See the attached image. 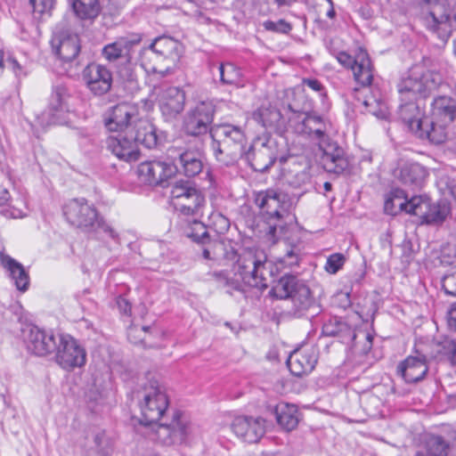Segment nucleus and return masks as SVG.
Wrapping results in <instances>:
<instances>
[{
  "instance_id": "obj_64",
  "label": "nucleus",
  "mask_w": 456,
  "mask_h": 456,
  "mask_svg": "<svg viewBox=\"0 0 456 456\" xmlns=\"http://www.w3.org/2000/svg\"><path fill=\"white\" fill-rule=\"evenodd\" d=\"M449 322L456 330V303H453L448 312Z\"/></svg>"
},
{
  "instance_id": "obj_60",
  "label": "nucleus",
  "mask_w": 456,
  "mask_h": 456,
  "mask_svg": "<svg viewBox=\"0 0 456 456\" xmlns=\"http://www.w3.org/2000/svg\"><path fill=\"white\" fill-rule=\"evenodd\" d=\"M0 213L6 217L12 218H21L26 216V214L23 213L22 210L13 207L2 209Z\"/></svg>"
},
{
  "instance_id": "obj_47",
  "label": "nucleus",
  "mask_w": 456,
  "mask_h": 456,
  "mask_svg": "<svg viewBox=\"0 0 456 456\" xmlns=\"http://www.w3.org/2000/svg\"><path fill=\"white\" fill-rule=\"evenodd\" d=\"M185 232L189 238L198 243L206 245L210 241L207 227L200 221L194 220L191 225L187 228Z\"/></svg>"
},
{
  "instance_id": "obj_43",
  "label": "nucleus",
  "mask_w": 456,
  "mask_h": 456,
  "mask_svg": "<svg viewBox=\"0 0 456 456\" xmlns=\"http://www.w3.org/2000/svg\"><path fill=\"white\" fill-rule=\"evenodd\" d=\"M219 80L224 85L237 86L240 83L241 72L232 63H221L216 66Z\"/></svg>"
},
{
  "instance_id": "obj_9",
  "label": "nucleus",
  "mask_w": 456,
  "mask_h": 456,
  "mask_svg": "<svg viewBox=\"0 0 456 456\" xmlns=\"http://www.w3.org/2000/svg\"><path fill=\"white\" fill-rule=\"evenodd\" d=\"M289 126L297 134L304 135L322 146L328 139L330 124L321 116L293 111L289 118Z\"/></svg>"
},
{
  "instance_id": "obj_48",
  "label": "nucleus",
  "mask_w": 456,
  "mask_h": 456,
  "mask_svg": "<svg viewBox=\"0 0 456 456\" xmlns=\"http://www.w3.org/2000/svg\"><path fill=\"white\" fill-rule=\"evenodd\" d=\"M412 197L409 200H403L394 197H389L385 201V211L390 215H395L399 210H403L408 214L412 215L411 210Z\"/></svg>"
},
{
  "instance_id": "obj_51",
  "label": "nucleus",
  "mask_w": 456,
  "mask_h": 456,
  "mask_svg": "<svg viewBox=\"0 0 456 456\" xmlns=\"http://www.w3.org/2000/svg\"><path fill=\"white\" fill-rule=\"evenodd\" d=\"M322 332L328 337H343L341 334L345 332H347L349 336L353 335V337H354L352 330L346 325V323L337 321L334 323L330 322L325 324L323 326Z\"/></svg>"
},
{
  "instance_id": "obj_16",
  "label": "nucleus",
  "mask_w": 456,
  "mask_h": 456,
  "mask_svg": "<svg viewBox=\"0 0 456 456\" xmlns=\"http://www.w3.org/2000/svg\"><path fill=\"white\" fill-rule=\"evenodd\" d=\"M232 432L247 443H257L265 434V420L262 417L240 415L232 423Z\"/></svg>"
},
{
  "instance_id": "obj_18",
  "label": "nucleus",
  "mask_w": 456,
  "mask_h": 456,
  "mask_svg": "<svg viewBox=\"0 0 456 456\" xmlns=\"http://www.w3.org/2000/svg\"><path fill=\"white\" fill-rule=\"evenodd\" d=\"M24 336L27 349L36 355L45 356L56 350L58 335L56 336L53 332L32 326L25 331Z\"/></svg>"
},
{
  "instance_id": "obj_44",
  "label": "nucleus",
  "mask_w": 456,
  "mask_h": 456,
  "mask_svg": "<svg viewBox=\"0 0 456 456\" xmlns=\"http://www.w3.org/2000/svg\"><path fill=\"white\" fill-rule=\"evenodd\" d=\"M366 111L370 114L377 117L379 119H385L387 118V104L380 99L375 96L366 97L362 102Z\"/></svg>"
},
{
  "instance_id": "obj_63",
  "label": "nucleus",
  "mask_w": 456,
  "mask_h": 456,
  "mask_svg": "<svg viewBox=\"0 0 456 456\" xmlns=\"http://www.w3.org/2000/svg\"><path fill=\"white\" fill-rule=\"evenodd\" d=\"M11 199L9 191L0 185V206L5 205Z\"/></svg>"
},
{
  "instance_id": "obj_15",
  "label": "nucleus",
  "mask_w": 456,
  "mask_h": 456,
  "mask_svg": "<svg viewBox=\"0 0 456 456\" xmlns=\"http://www.w3.org/2000/svg\"><path fill=\"white\" fill-rule=\"evenodd\" d=\"M153 425L155 426L156 439L163 444L182 441L188 434L189 422L184 415L178 411L173 413L171 421H157Z\"/></svg>"
},
{
  "instance_id": "obj_36",
  "label": "nucleus",
  "mask_w": 456,
  "mask_h": 456,
  "mask_svg": "<svg viewBox=\"0 0 456 456\" xmlns=\"http://www.w3.org/2000/svg\"><path fill=\"white\" fill-rule=\"evenodd\" d=\"M279 426L286 431L295 429L298 425V410L295 404L281 402L273 411Z\"/></svg>"
},
{
  "instance_id": "obj_14",
  "label": "nucleus",
  "mask_w": 456,
  "mask_h": 456,
  "mask_svg": "<svg viewBox=\"0 0 456 456\" xmlns=\"http://www.w3.org/2000/svg\"><path fill=\"white\" fill-rule=\"evenodd\" d=\"M139 120V110L135 104L120 102L112 107L105 119V126L111 132H126L134 134Z\"/></svg>"
},
{
  "instance_id": "obj_59",
  "label": "nucleus",
  "mask_w": 456,
  "mask_h": 456,
  "mask_svg": "<svg viewBox=\"0 0 456 456\" xmlns=\"http://www.w3.org/2000/svg\"><path fill=\"white\" fill-rule=\"evenodd\" d=\"M280 262L287 266L297 265H298V256L293 249H289L280 258Z\"/></svg>"
},
{
  "instance_id": "obj_56",
  "label": "nucleus",
  "mask_w": 456,
  "mask_h": 456,
  "mask_svg": "<svg viewBox=\"0 0 456 456\" xmlns=\"http://www.w3.org/2000/svg\"><path fill=\"white\" fill-rule=\"evenodd\" d=\"M438 186L444 194L452 196L456 200V182L449 177H441Z\"/></svg>"
},
{
  "instance_id": "obj_13",
  "label": "nucleus",
  "mask_w": 456,
  "mask_h": 456,
  "mask_svg": "<svg viewBox=\"0 0 456 456\" xmlns=\"http://www.w3.org/2000/svg\"><path fill=\"white\" fill-rule=\"evenodd\" d=\"M411 204L412 215L419 216L427 224H440L451 213L450 204L446 201L431 202L425 196H413Z\"/></svg>"
},
{
  "instance_id": "obj_28",
  "label": "nucleus",
  "mask_w": 456,
  "mask_h": 456,
  "mask_svg": "<svg viewBox=\"0 0 456 456\" xmlns=\"http://www.w3.org/2000/svg\"><path fill=\"white\" fill-rule=\"evenodd\" d=\"M252 118L263 127L277 133H281L286 128V121L281 111L271 105H262L253 112Z\"/></svg>"
},
{
  "instance_id": "obj_55",
  "label": "nucleus",
  "mask_w": 456,
  "mask_h": 456,
  "mask_svg": "<svg viewBox=\"0 0 456 456\" xmlns=\"http://www.w3.org/2000/svg\"><path fill=\"white\" fill-rule=\"evenodd\" d=\"M34 14L41 17L49 14L54 5V0H29Z\"/></svg>"
},
{
  "instance_id": "obj_21",
  "label": "nucleus",
  "mask_w": 456,
  "mask_h": 456,
  "mask_svg": "<svg viewBox=\"0 0 456 456\" xmlns=\"http://www.w3.org/2000/svg\"><path fill=\"white\" fill-rule=\"evenodd\" d=\"M168 152L173 159L171 165L175 167L176 172L194 177L202 171L201 154L198 151L170 148Z\"/></svg>"
},
{
  "instance_id": "obj_58",
  "label": "nucleus",
  "mask_w": 456,
  "mask_h": 456,
  "mask_svg": "<svg viewBox=\"0 0 456 456\" xmlns=\"http://www.w3.org/2000/svg\"><path fill=\"white\" fill-rule=\"evenodd\" d=\"M338 61L346 68L353 69V66L357 62V56L355 58L352 57L346 52H338L336 55Z\"/></svg>"
},
{
  "instance_id": "obj_11",
  "label": "nucleus",
  "mask_w": 456,
  "mask_h": 456,
  "mask_svg": "<svg viewBox=\"0 0 456 456\" xmlns=\"http://www.w3.org/2000/svg\"><path fill=\"white\" fill-rule=\"evenodd\" d=\"M55 361L64 370H74L86 364V352L85 348L71 336L58 334Z\"/></svg>"
},
{
  "instance_id": "obj_2",
  "label": "nucleus",
  "mask_w": 456,
  "mask_h": 456,
  "mask_svg": "<svg viewBox=\"0 0 456 456\" xmlns=\"http://www.w3.org/2000/svg\"><path fill=\"white\" fill-rule=\"evenodd\" d=\"M273 267L265 252L259 248L244 250L234 265L235 275L244 285L259 290L265 289L273 281Z\"/></svg>"
},
{
  "instance_id": "obj_12",
  "label": "nucleus",
  "mask_w": 456,
  "mask_h": 456,
  "mask_svg": "<svg viewBox=\"0 0 456 456\" xmlns=\"http://www.w3.org/2000/svg\"><path fill=\"white\" fill-rule=\"evenodd\" d=\"M183 53L182 44L170 37H159L156 38L147 48H144V61L150 69H154L149 63L151 59L164 60L167 65H170L171 71L176 66Z\"/></svg>"
},
{
  "instance_id": "obj_23",
  "label": "nucleus",
  "mask_w": 456,
  "mask_h": 456,
  "mask_svg": "<svg viewBox=\"0 0 456 456\" xmlns=\"http://www.w3.org/2000/svg\"><path fill=\"white\" fill-rule=\"evenodd\" d=\"M320 149L322 151L321 161L327 172L340 175L348 169L349 161L344 149L337 142H330L328 139Z\"/></svg>"
},
{
  "instance_id": "obj_38",
  "label": "nucleus",
  "mask_w": 456,
  "mask_h": 456,
  "mask_svg": "<svg viewBox=\"0 0 456 456\" xmlns=\"http://www.w3.org/2000/svg\"><path fill=\"white\" fill-rule=\"evenodd\" d=\"M432 117L444 123H452L456 118V102L447 96H439L432 102Z\"/></svg>"
},
{
  "instance_id": "obj_5",
  "label": "nucleus",
  "mask_w": 456,
  "mask_h": 456,
  "mask_svg": "<svg viewBox=\"0 0 456 456\" xmlns=\"http://www.w3.org/2000/svg\"><path fill=\"white\" fill-rule=\"evenodd\" d=\"M63 215L71 225L85 232L102 231L113 240L118 238L117 232L99 216L96 208L84 198L69 200L63 206Z\"/></svg>"
},
{
  "instance_id": "obj_29",
  "label": "nucleus",
  "mask_w": 456,
  "mask_h": 456,
  "mask_svg": "<svg viewBox=\"0 0 456 456\" xmlns=\"http://www.w3.org/2000/svg\"><path fill=\"white\" fill-rule=\"evenodd\" d=\"M428 370L425 357L409 356L397 367V372L407 383L423 379Z\"/></svg>"
},
{
  "instance_id": "obj_20",
  "label": "nucleus",
  "mask_w": 456,
  "mask_h": 456,
  "mask_svg": "<svg viewBox=\"0 0 456 456\" xmlns=\"http://www.w3.org/2000/svg\"><path fill=\"white\" fill-rule=\"evenodd\" d=\"M82 76L88 89L95 95H103L111 88L112 74L103 65L90 63L84 69Z\"/></svg>"
},
{
  "instance_id": "obj_62",
  "label": "nucleus",
  "mask_w": 456,
  "mask_h": 456,
  "mask_svg": "<svg viewBox=\"0 0 456 456\" xmlns=\"http://www.w3.org/2000/svg\"><path fill=\"white\" fill-rule=\"evenodd\" d=\"M6 63L17 77L20 76V74L22 73V68L15 59L8 58Z\"/></svg>"
},
{
  "instance_id": "obj_1",
  "label": "nucleus",
  "mask_w": 456,
  "mask_h": 456,
  "mask_svg": "<svg viewBox=\"0 0 456 456\" xmlns=\"http://www.w3.org/2000/svg\"><path fill=\"white\" fill-rule=\"evenodd\" d=\"M163 141V136L158 134L156 126L149 120H139L134 134L122 132L117 135H110L106 139V147L118 159L126 162H134L140 158L138 143L147 149L158 147Z\"/></svg>"
},
{
  "instance_id": "obj_42",
  "label": "nucleus",
  "mask_w": 456,
  "mask_h": 456,
  "mask_svg": "<svg viewBox=\"0 0 456 456\" xmlns=\"http://www.w3.org/2000/svg\"><path fill=\"white\" fill-rule=\"evenodd\" d=\"M76 15L80 19H94L100 12L98 0H69Z\"/></svg>"
},
{
  "instance_id": "obj_8",
  "label": "nucleus",
  "mask_w": 456,
  "mask_h": 456,
  "mask_svg": "<svg viewBox=\"0 0 456 456\" xmlns=\"http://www.w3.org/2000/svg\"><path fill=\"white\" fill-rule=\"evenodd\" d=\"M171 204L184 216H199L205 204L202 192L190 181H176L170 191Z\"/></svg>"
},
{
  "instance_id": "obj_54",
  "label": "nucleus",
  "mask_w": 456,
  "mask_h": 456,
  "mask_svg": "<svg viewBox=\"0 0 456 456\" xmlns=\"http://www.w3.org/2000/svg\"><path fill=\"white\" fill-rule=\"evenodd\" d=\"M441 285L447 296L456 297V270L444 273L441 279Z\"/></svg>"
},
{
  "instance_id": "obj_24",
  "label": "nucleus",
  "mask_w": 456,
  "mask_h": 456,
  "mask_svg": "<svg viewBox=\"0 0 456 456\" xmlns=\"http://www.w3.org/2000/svg\"><path fill=\"white\" fill-rule=\"evenodd\" d=\"M141 40V36L136 34L121 37L115 42L105 45L102 50V54L109 61H115L120 58L129 61L133 47L139 45Z\"/></svg>"
},
{
  "instance_id": "obj_53",
  "label": "nucleus",
  "mask_w": 456,
  "mask_h": 456,
  "mask_svg": "<svg viewBox=\"0 0 456 456\" xmlns=\"http://www.w3.org/2000/svg\"><path fill=\"white\" fill-rule=\"evenodd\" d=\"M346 257L341 253H334L330 255L326 261L324 269L330 274L337 273L344 265Z\"/></svg>"
},
{
  "instance_id": "obj_7",
  "label": "nucleus",
  "mask_w": 456,
  "mask_h": 456,
  "mask_svg": "<svg viewBox=\"0 0 456 456\" xmlns=\"http://www.w3.org/2000/svg\"><path fill=\"white\" fill-rule=\"evenodd\" d=\"M271 293L280 299H290L296 314L301 315L314 303L310 289L294 275H284Z\"/></svg>"
},
{
  "instance_id": "obj_61",
  "label": "nucleus",
  "mask_w": 456,
  "mask_h": 456,
  "mask_svg": "<svg viewBox=\"0 0 456 456\" xmlns=\"http://www.w3.org/2000/svg\"><path fill=\"white\" fill-rule=\"evenodd\" d=\"M116 304L120 313L124 314H129L131 313V305L125 297L121 296L118 297Z\"/></svg>"
},
{
  "instance_id": "obj_41",
  "label": "nucleus",
  "mask_w": 456,
  "mask_h": 456,
  "mask_svg": "<svg viewBox=\"0 0 456 456\" xmlns=\"http://www.w3.org/2000/svg\"><path fill=\"white\" fill-rule=\"evenodd\" d=\"M353 73L357 83L363 86H370L373 78L372 66L366 52L361 51L357 54V62L353 66Z\"/></svg>"
},
{
  "instance_id": "obj_30",
  "label": "nucleus",
  "mask_w": 456,
  "mask_h": 456,
  "mask_svg": "<svg viewBox=\"0 0 456 456\" xmlns=\"http://www.w3.org/2000/svg\"><path fill=\"white\" fill-rule=\"evenodd\" d=\"M416 101L417 100L401 101L402 103L398 110L399 118L415 134L417 132H419L424 118H426L421 110V106Z\"/></svg>"
},
{
  "instance_id": "obj_35",
  "label": "nucleus",
  "mask_w": 456,
  "mask_h": 456,
  "mask_svg": "<svg viewBox=\"0 0 456 456\" xmlns=\"http://www.w3.org/2000/svg\"><path fill=\"white\" fill-rule=\"evenodd\" d=\"M395 175L405 185L420 187L428 176V170L417 162H405L396 170Z\"/></svg>"
},
{
  "instance_id": "obj_40",
  "label": "nucleus",
  "mask_w": 456,
  "mask_h": 456,
  "mask_svg": "<svg viewBox=\"0 0 456 456\" xmlns=\"http://www.w3.org/2000/svg\"><path fill=\"white\" fill-rule=\"evenodd\" d=\"M112 447L104 431L97 432L83 449L81 456H110Z\"/></svg>"
},
{
  "instance_id": "obj_6",
  "label": "nucleus",
  "mask_w": 456,
  "mask_h": 456,
  "mask_svg": "<svg viewBox=\"0 0 456 456\" xmlns=\"http://www.w3.org/2000/svg\"><path fill=\"white\" fill-rule=\"evenodd\" d=\"M138 396L142 425L149 426L164 419V414L168 407V398L165 388L157 380H149L138 392Z\"/></svg>"
},
{
  "instance_id": "obj_27",
  "label": "nucleus",
  "mask_w": 456,
  "mask_h": 456,
  "mask_svg": "<svg viewBox=\"0 0 456 456\" xmlns=\"http://www.w3.org/2000/svg\"><path fill=\"white\" fill-rule=\"evenodd\" d=\"M420 5L423 20L429 29L436 30L439 25L449 21L450 15L437 0H421Z\"/></svg>"
},
{
  "instance_id": "obj_19",
  "label": "nucleus",
  "mask_w": 456,
  "mask_h": 456,
  "mask_svg": "<svg viewBox=\"0 0 456 456\" xmlns=\"http://www.w3.org/2000/svg\"><path fill=\"white\" fill-rule=\"evenodd\" d=\"M311 166L305 159L290 158L284 163L281 175L284 183L294 189H302L311 182Z\"/></svg>"
},
{
  "instance_id": "obj_50",
  "label": "nucleus",
  "mask_w": 456,
  "mask_h": 456,
  "mask_svg": "<svg viewBox=\"0 0 456 456\" xmlns=\"http://www.w3.org/2000/svg\"><path fill=\"white\" fill-rule=\"evenodd\" d=\"M210 123L205 122L202 119L196 118L188 115L185 121V129L189 134L197 136L206 134L208 131Z\"/></svg>"
},
{
  "instance_id": "obj_37",
  "label": "nucleus",
  "mask_w": 456,
  "mask_h": 456,
  "mask_svg": "<svg viewBox=\"0 0 456 456\" xmlns=\"http://www.w3.org/2000/svg\"><path fill=\"white\" fill-rule=\"evenodd\" d=\"M67 97V90L64 86H56L51 96L50 110L44 111L40 116H37L38 122L41 126H48L56 122L55 113H51L63 110L65 107V100Z\"/></svg>"
},
{
  "instance_id": "obj_26",
  "label": "nucleus",
  "mask_w": 456,
  "mask_h": 456,
  "mask_svg": "<svg viewBox=\"0 0 456 456\" xmlns=\"http://www.w3.org/2000/svg\"><path fill=\"white\" fill-rule=\"evenodd\" d=\"M185 94L179 87L167 88L159 98L160 110L167 118H175L184 108Z\"/></svg>"
},
{
  "instance_id": "obj_34",
  "label": "nucleus",
  "mask_w": 456,
  "mask_h": 456,
  "mask_svg": "<svg viewBox=\"0 0 456 456\" xmlns=\"http://www.w3.org/2000/svg\"><path fill=\"white\" fill-rule=\"evenodd\" d=\"M53 47L60 59L69 62L77 57L80 52V41L76 34H63L53 40Z\"/></svg>"
},
{
  "instance_id": "obj_45",
  "label": "nucleus",
  "mask_w": 456,
  "mask_h": 456,
  "mask_svg": "<svg viewBox=\"0 0 456 456\" xmlns=\"http://www.w3.org/2000/svg\"><path fill=\"white\" fill-rule=\"evenodd\" d=\"M144 49L142 50L140 53V63L142 68L147 72V73H153V74H159L160 77H164L169 74L172 73L170 65H167L164 61V60H160L158 58H152L151 61H149V63L151 67L154 68V69H150L146 66V62L144 61Z\"/></svg>"
},
{
  "instance_id": "obj_25",
  "label": "nucleus",
  "mask_w": 456,
  "mask_h": 456,
  "mask_svg": "<svg viewBox=\"0 0 456 456\" xmlns=\"http://www.w3.org/2000/svg\"><path fill=\"white\" fill-rule=\"evenodd\" d=\"M247 158L251 161V167L258 172L269 169L276 160V154L269 142H256L247 153Z\"/></svg>"
},
{
  "instance_id": "obj_4",
  "label": "nucleus",
  "mask_w": 456,
  "mask_h": 456,
  "mask_svg": "<svg viewBox=\"0 0 456 456\" xmlns=\"http://www.w3.org/2000/svg\"><path fill=\"white\" fill-rule=\"evenodd\" d=\"M441 82L440 74L428 69L424 63H417L410 68L397 84L400 100L425 99Z\"/></svg>"
},
{
  "instance_id": "obj_39",
  "label": "nucleus",
  "mask_w": 456,
  "mask_h": 456,
  "mask_svg": "<svg viewBox=\"0 0 456 456\" xmlns=\"http://www.w3.org/2000/svg\"><path fill=\"white\" fill-rule=\"evenodd\" d=\"M209 275L216 281V286L224 289L227 294L232 296L234 292L244 293L245 285L240 278L235 275L234 269L232 276L224 271L213 272Z\"/></svg>"
},
{
  "instance_id": "obj_46",
  "label": "nucleus",
  "mask_w": 456,
  "mask_h": 456,
  "mask_svg": "<svg viewBox=\"0 0 456 456\" xmlns=\"http://www.w3.org/2000/svg\"><path fill=\"white\" fill-rule=\"evenodd\" d=\"M214 113V104L208 101H202L198 102L196 106L191 110L188 115L211 124L213 121Z\"/></svg>"
},
{
  "instance_id": "obj_10",
  "label": "nucleus",
  "mask_w": 456,
  "mask_h": 456,
  "mask_svg": "<svg viewBox=\"0 0 456 456\" xmlns=\"http://www.w3.org/2000/svg\"><path fill=\"white\" fill-rule=\"evenodd\" d=\"M255 204L268 222L281 220L292 207L293 199L286 192L274 189L258 191L255 194Z\"/></svg>"
},
{
  "instance_id": "obj_17",
  "label": "nucleus",
  "mask_w": 456,
  "mask_h": 456,
  "mask_svg": "<svg viewBox=\"0 0 456 456\" xmlns=\"http://www.w3.org/2000/svg\"><path fill=\"white\" fill-rule=\"evenodd\" d=\"M175 173L174 165L159 159L143 161L137 167L139 179L149 185H159Z\"/></svg>"
},
{
  "instance_id": "obj_57",
  "label": "nucleus",
  "mask_w": 456,
  "mask_h": 456,
  "mask_svg": "<svg viewBox=\"0 0 456 456\" xmlns=\"http://www.w3.org/2000/svg\"><path fill=\"white\" fill-rule=\"evenodd\" d=\"M302 85L314 92L319 93L322 96L325 95L322 84L316 78H304L302 80Z\"/></svg>"
},
{
  "instance_id": "obj_22",
  "label": "nucleus",
  "mask_w": 456,
  "mask_h": 456,
  "mask_svg": "<svg viewBox=\"0 0 456 456\" xmlns=\"http://www.w3.org/2000/svg\"><path fill=\"white\" fill-rule=\"evenodd\" d=\"M318 362V350L315 346H305L293 351L288 358L287 365L297 377L310 373Z\"/></svg>"
},
{
  "instance_id": "obj_33",
  "label": "nucleus",
  "mask_w": 456,
  "mask_h": 456,
  "mask_svg": "<svg viewBox=\"0 0 456 456\" xmlns=\"http://www.w3.org/2000/svg\"><path fill=\"white\" fill-rule=\"evenodd\" d=\"M0 262L9 273L18 290L25 292L29 286V276L24 266L14 258L0 251Z\"/></svg>"
},
{
  "instance_id": "obj_52",
  "label": "nucleus",
  "mask_w": 456,
  "mask_h": 456,
  "mask_svg": "<svg viewBox=\"0 0 456 456\" xmlns=\"http://www.w3.org/2000/svg\"><path fill=\"white\" fill-rule=\"evenodd\" d=\"M263 27L267 31L280 34H289L292 29V25L283 19L277 21L265 20L263 22Z\"/></svg>"
},
{
  "instance_id": "obj_31",
  "label": "nucleus",
  "mask_w": 456,
  "mask_h": 456,
  "mask_svg": "<svg viewBox=\"0 0 456 456\" xmlns=\"http://www.w3.org/2000/svg\"><path fill=\"white\" fill-rule=\"evenodd\" d=\"M450 443L439 435H426L416 451L414 456H448Z\"/></svg>"
},
{
  "instance_id": "obj_49",
  "label": "nucleus",
  "mask_w": 456,
  "mask_h": 456,
  "mask_svg": "<svg viewBox=\"0 0 456 456\" xmlns=\"http://www.w3.org/2000/svg\"><path fill=\"white\" fill-rule=\"evenodd\" d=\"M208 226L217 233L223 234L229 230L230 221L218 211H212L208 216Z\"/></svg>"
},
{
  "instance_id": "obj_32",
  "label": "nucleus",
  "mask_w": 456,
  "mask_h": 456,
  "mask_svg": "<svg viewBox=\"0 0 456 456\" xmlns=\"http://www.w3.org/2000/svg\"><path fill=\"white\" fill-rule=\"evenodd\" d=\"M450 124L437 120L434 117H426L421 124L419 132H417L416 135L420 139H428L435 144L443 143L446 140V129Z\"/></svg>"
},
{
  "instance_id": "obj_3",
  "label": "nucleus",
  "mask_w": 456,
  "mask_h": 456,
  "mask_svg": "<svg viewBox=\"0 0 456 456\" xmlns=\"http://www.w3.org/2000/svg\"><path fill=\"white\" fill-rule=\"evenodd\" d=\"M216 159L224 166L234 165L246 153V136L240 127L231 124L210 128Z\"/></svg>"
}]
</instances>
